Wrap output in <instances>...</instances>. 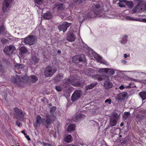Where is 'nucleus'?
<instances>
[{"instance_id": "nucleus-55", "label": "nucleus", "mask_w": 146, "mask_h": 146, "mask_svg": "<svg viewBox=\"0 0 146 146\" xmlns=\"http://www.w3.org/2000/svg\"><path fill=\"white\" fill-rule=\"evenodd\" d=\"M120 2H126L125 0H119Z\"/></svg>"}, {"instance_id": "nucleus-56", "label": "nucleus", "mask_w": 146, "mask_h": 146, "mask_svg": "<svg viewBox=\"0 0 146 146\" xmlns=\"http://www.w3.org/2000/svg\"><path fill=\"white\" fill-rule=\"evenodd\" d=\"M143 9L146 10V5H144L143 8Z\"/></svg>"}, {"instance_id": "nucleus-28", "label": "nucleus", "mask_w": 146, "mask_h": 146, "mask_svg": "<svg viewBox=\"0 0 146 146\" xmlns=\"http://www.w3.org/2000/svg\"><path fill=\"white\" fill-rule=\"evenodd\" d=\"M127 40V36H125L123 37L121 40L120 41V42L123 44H125Z\"/></svg>"}, {"instance_id": "nucleus-7", "label": "nucleus", "mask_w": 146, "mask_h": 146, "mask_svg": "<svg viewBox=\"0 0 146 146\" xmlns=\"http://www.w3.org/2000/svg\"><path fill=\"white\" fill-rule=\"evenodd\" d=\"M12 0H4L2 6V10L4 13L7 12L10 8Z\"/></svg>"}, {"instance_id": "nucleus-25", "label": "nucleus", "mask_w": 146, "mask_h": 146, "mask_svg": "<svg viewBox=\"0 0 146 146\" xmlns=\"http://www.w3.org/2000/svg\"><path fill=\"white\" fill-rule=\"evenodd\" d=\"M75 125L73 124H70L68 127L67 129L68 132L71 131L75 129Z\"/></svg>"}, {"instance_id": "nucleus-15", "label": "nucleus", "mask_w": 146, "mask_h": 146, "mask_svg": "<svg viewBox=\"0 0 146 146\" xmlns=\"http://www.w3.org/2000/svg\"><path fill=\"white\" fill-rule=\"evenodd\" d=\"M86 116L84 114L79 113L75 115L74 117V120L75 121H77L82 120Z\"/></svg>"}, {"instance_id": "nucleus-57", "label": "nucleus", "mask_w": 146, "mask_h": 146, "mask_svg": "<svg viewBox=\"0 0 146 146\" xmlns=\"http://www.w3.org/2000/svg\"><path fill=\"white\" fill-rule=\"evenodd\" d=\"M87 17H92L91 15H90L89 14H88Z\"/></svg>"}, {"instance_id": "nucleus-54", "label": "nucleus", "mask_w": 146, "mask_h": 146, "mask_svg": "<svg viewBox=\"0 0 146 146\" xmlns=\"http://www.w3.org/2000/svg\"><path fill=\"white\" fill-rule=\"evenodd\" d=\"M16 124L17 125V126H18V127H20V123H18V122L17 121H16Z\"/></svg>"}, {"instance_id": "nucleus-46", "label": "nucleus", "mask_w": 146, "mask_h": 146, "mask_svg": "<svg viewBox=\"0 0 146 146\" xmlns=\"http://www.w3.org/2000/svg\"><path fill=\"white\" fill-rule=\"evenodd\" d=\"M130 87L129 86H124L123 85H121L119 87V88L120 90H123L125 88H129Z\"/></svg>"}, {"instance_id": "nucleus-38", "label": "nucleus", "mask_w": 146, "mask_h": 146, "mask_svg": "<svg viewBox=\"0 0 146 146\" xmlns=\"http://www.w3.org/2000/svg\"><path fill=\"white\" fill-rule=\"evenodd\" d=\"M140 7L137 5L132 9V11L134 13H135L137 11H140L141 10L139 9Z\"/></svg>"}, {"instance_id": "nucleus-37", "label": "nucleus", "mask_w": 146, "mask_h": 146, "mask_svg": "<svg viewBox=\"0 0 146 146\" xmlns=\"http://www.w3.org/2000/svg\"><path fill=\"white\" fill-rule=\"evenodd\" d=\"M86 18V17L84 16L83 14H81L80 15L79 17V20L80 22L81 23L83 22L84 19Z\"/></svg>"}, {"instance_id": "nucleus-50", "label": "nucleus", "mask_w": 146, "mask_h": 146, "mask_svg": "<svg viewBox=\"0 0 146 146\" xmlns=\"http://www.w3.org/2000/svg\"><path fill=\"white\" fill-rule=\"evenodd\" d=\"M25 137L28 140V141L30 140L31 139L29 136L26 135Z\"/></svg>"}, {"instance_id": "nucleus-41", "label": "nucleus", "mask_w": 146, "mask_h": 146, "mask_svg": "<svg viewBox=\"0 0 146 146\" xmlns=\"http://www.w3.org/2000/svg\"><path fill=\"white\" fill-rule=\"evenodd\" d=\"M7 96V94L5 92H3L2 94V96L3 97V98L5 100L6 99V98Z\"/></svg>"}, {"instance_id": "nucleus-4", "label": "nucleus", "mask_w": 146, "mask_h": 146, "mask_svg": "<svg viewBox=\"0 0 146 146\" xmlns=\"http://www.w3.org/2000/svg\"><path fill=\"white\" fill-rule=\"evenodd\" d=\"M14 111L15 115L17 119L21 121H23L24 120L23 117L25 115L24 112H23L21 110L17 108H15Z\"/></svg>"}, {"instance_id": "nucleus-51", "label": "nucleus", "mask_w": 146, "mask_h": 146, "mask_svg": "<svg viewBox=\"0 0 146 146\" xmlns=\"http://www.w3.org/2000/svg\"><path fill=\"white\" fill-rule=\"evenodd\" d=\"M141 21L146 23V18L142 19V20H141Z\"/></svg>"}, {"instance_id": "nucleus-13", "label": "nucleus", "mask_w": 146, "mask_h": 146, "mask_svg": "<svg viewBox=\"0 0 146 146\" xmlns=\"http://www.w3.org/2000/svg\"><path fill=\"white\" fill-rule=\"evenodd\" d=\"M106 78L107 80L104 83V86L105 89H107L111 88L112 84L111 82L109 81V78L108 77H105Z\"/></svg>"}, {"instance_id": "nucleus-52", "label": "nucleus", "mask_w": 146, "mask_h": 146, "mask_svg": "<svg viewBox=\"0 0 146 146\" xmlns=\"http://www.w3.org/2000/svg\"><path fill=\"white\" fill-rule=\"evenodd\" d=\"M121 62L124 64H125L127 63V61L125 60H122Z\"/></svg>"}, {"instance_id": "nucleus-5", "label": "nucleus", "mask_w": 146, "mask_h": 146, "mask_svg": "<svg viewBox=\"0 0 146 146\" xmlns=\"http://www.w3.org/2000/svg\"><path fill=\"white\" fill-rule=\"evenodd\" d=\"M23 39L24 43L29 45L33 44L36 41L35 38L33 35L28 36Z\"/></svg>"}, {"instance_id": "nucleus-61", "label": "nucleus", "mask_w": 146, "mask_h": 146, "mask_svg": "<svg viewBox=\"0 0 146 146\" xmlns=\"http://www.w3.org/2000/svg\"><path fill=\"white\" fill-rule=\"evenodd\" d=\"M58 53H60L61 52V51L60 50H58L57 52Z\"/></svg>"}, {"instance_id": "nucleus-23", "label": "nucleus", "mask_w": 146, "mask_h": 146, "mask_svg": "<svg viewBox=\"0 0 146 146\" xmlns=\"http://www.w3.org/2000/svg\"><path fill=\"white\" fill-rule=\"evenodd\" d=\"M72 138L70 135H67L64 139V141L67 143H69L72 141Z\"/></svg>"}, {"instance_id": "nucleus-45", "label": "nucleus", "mask_w": 146, "mask_h": 146, "mask_svg": "<svg viewBox=\"0 0 146 146\" xmlns=\"http://www.w3.org/2000/svg\"><path fill=\"white\" fill-rule=\"evenodd\" d=\"M105 102L106 103H108V104H110L111 103V99H108L105 100Z\"/></svg>"}, {"instance_id": "nucleus-35", "label": "nucleus", "mask_w": 146, "mask_h": 146, "mask_svg": "<svg viewBox=\"0 0 146 146\" xmlns=\"http://www.w3.org/2000/svg\"><path fill=\"white\" fill-rule=\"evenodd\" d=\"M125 19L126 20H129L130 21H138V19L129 16H126V17H125Z\"/></svg>"}, {"instance_id": "nucleus-24", "label": "nucleus", "mask_w": 146, "mask_h": 146, "mask_svg": "<svg viewBox=\"0 0 146 146\" xmlns=\"http://www.w3.org/2000/svg\"><path fill=\"white\" fill-rule=\"evenodd\" d=\"M29 79L32 82L34 83L37 81L38 78L35 76L33 75L29 77Z\"/></svg>"}, {"instance_id": "nucleus-10", "label": "nucleus", "mask_w": 146, "mask_h": 146, "mask_svg": "<svg viewBox=\"0 0 146 146\" xmlns=\"http://www.w3.org/2000/svg\"><path fill=\"white\" fill-rule=\"evenodd\" d=\"M118 115V114L116 113H113V116L111 117L110 119V125L111 126H114L116 125L117 117Z\"/></svg>"}, {"instance_id": "nucleus-59", "label": "nucleus", "mask_w": 146, "mask_h": 146, "mask_svg": "<svg viewBox=\"0 0 146 146\" xmlns=\"http://www.w3.org/2000/svg\"><path fill=\"white\" fill-rule=\"evenodd\" d=\"M108 17L109 18H113V17H111V16H108Z\"/></svg>"}, {"instance_id": "nucleus-27", "label": "nucleus", "mask_w": 146, "mask_h": 146, "mask_svg": "<svg viewBox=\"0 0 146 146\" xmlns=\"http://www.w3.org/2000/svg\"><path fill=\"white\" fill-rule=\"evenodd\" d=\"M139 95L143 100L146 99V92H142L140 93Z\"/></svg>"}, {"instance_id": "nucleus-34", "label": "nucleus", "mask_w": 146, "mask_h": 146, "mask_svg": "<svg viewBox=\"0 0 146 146\" xmlns=\"http://www.w3.org/2000/svg\"><path fill=\"white\" fill-rule=\"evenodd\" d=\"M138 3V4L137 5V6H139L140 7L139 9H140V10H142V6L143 5V4H142L141 3H142L143 2V0H136Z\"/></svg>"}, {"instance_id": "nucleus-21", "label": "nucleus", "mask_w": 146, "mask_h": 146, "mask_svg": "<svg viewBox=\"0 0 146 146\" xmlns=\"http://www.w3.org/2000/svg\"><path fill=\"white\" fill-rule=\"evenodd\" d=\"M115 70V69L106 68V73L109 75H112L114 74Z\"/></svg>"}, {"instance_id": "nucleus-60", "label": "nucleus", "mask_w": 146, "mask_h": 146, "mask_svg": "<svg viewBox=\"0 0 146 146\" xmlns=\"http://www.w3.org/2000/svg\"><path fill=\"white\" fill-rule=\"evenodd\" d=\"M78 37L79 36H80V32H79L78 33Z\"/></svg>"}, {"instance_id": "nucleus-53", "label": "nucleus", "mask_w": 146, "mask_h": 146, "mask_svg": "<svg viewBox=\"0 0 146 146\" xmlns=\"http://www.w3.org/2000/svg\"><path fill=\"white\" fill-rule=\"evenodd\" d=\"M21 133H23L25 135H26V134L25 133V131H21Z\"/></svg>"}, {"instance_id": "nucleus-29", "label": "nucleus", "mask_w": 146, "mask_h": 146, "mask_svg": "<svg viewBox=\"0 0 146 146\" xmlns=\"http://www.w3.org/2000/svg\"><path fill=\"white\" fill-rule=\"evenodd\" d=\"M126 2V4L129 8H132L133 6V3L132 1H127Z\"/></svg>"}, {"instance_id": "nucleus-48", "label": "nucleus", "mask_w": 146, "mask_h": 146, "mask_svg": "<svg viewBox=\"0 0 146 146\" xmlns=\"http://www.w3.org/2000/svg\"><path fill=\"white\" fill-rule=\"evenodd\" d=\"M118 5L120 7H125L123 3H121L120 2L118 3Z\"/></svg>"}, {"instance_id": "nucleus-43", "label": "nucleus", "mask_w": 146, "mask_h": 146, "mask_svg": "<svg viewBox=\"0 0 146 146\" xmlns=\"http://www.w3.org/2000/svg\"><path fill=\"white\" fill-rule=\"evenodd\" d=\"M5 28L3 25L0 27V33H2L4 30Z\"/></svg>"}, {"instance_id": "nucleus-14", "label": "nucleus", "mask_w": 146, "mask_h": 146, "mask_svg": "<svg viewBox=\"0 0 146 146\" xmlns=\"http://www.w3.org/2000/svg\"><path fill=\"white\" fill-rule=\"evenodd\" d=\"M100 7V5L98 4H94L93 5L92 10L94 14L97 15L98 14L99 12L98 9Z\"/></svg>"}, {"instance_id": "nucleus-6", "label": "nucleus", "mask_w": 146, "mask_h": 146, "mask_svg": "<svg viewBox=\"0 0 146 146\" xmlns=\"http://www.w3.org/2000/svg\"><path fill=\"white\" fill-rule=\"evenodd\" d=\"M72 59L73 62L75 63H78V62H84L86 61L85 57L83 54L75 56L72 58Z\"/></svg>"}, {"instance_id": "nucleus-58", "label": "nucleus", "mask_w": 146, "mask_h": 146, "mask_svg": "<svg viewBox=\"0 0 146 146\" xmlns=\"http://www.w3.org/2000/svg\"><path fill=\"white\" fill-rule=\"evenodd\" d=\"M123 125V123H121L120 124V126L122 127Z\"/></svg>"}, {"instance_id": "nucleus-30", "label": "nucleus", "mask_w": 146, "mask_h": 146, "mask_svg": "<svg viewBox=\"0 0 146 146\" xmlns=\"http://www.w3.org/2000/svg\"><path fill=\"white\" fill-rule=\"evenodd\" d=\"M14 67L15 68V69H18L19 68H24V66L22 64H17L15 65Z\"/></svg>"}, {"instance_id": "nucleus-62", "label": "nucleus", "mask_w": 146, "mask_h": 146, "mask_svg": "<svg viewBox=\"0 0 146 146\" xmlns=\"http://www.w3.org/2000/svg\"><path fill=\"white\" fill-rule=\"evenodd\" d=\"M70 146H75V145H71Z\"/></svg>"}, {"instance_id": "nucleus-39", "label": "nucleus", "mask_w": 146, "mask_h": 146, "mask_svg": "<svg viewBox=\"0 0 146 146\" xmlns=\"http://www.w3.org/2000/svg\"><path fill=\"white\" fill-rule=\"evenodd\" d=\"M106 68H101L98 70V72L101 74H103L104 72L106 73Z\"/></svg>"}, {"instance_id": "nucleus-8", "label": "nucleus", "mask_w": 146, "mask_h": 146, "mask_svg": "<svg viewBox=\"0 0 146 146\" xmlns=\"http://www.w3.org/2000/svg\"><path fill=\"white\" fill-rule=\"evenodd\" d=\"M89 53H92L93 56L98 62L104 64H107V62L102 60V58L96 53L93 52L92 50H90Z\"/></svg>"}, {"instance_id": "nucleus-36", "label": "nucleus", "mask_w": 146, "mask_h": 146, "mask_svg": "<svg viewBox=\"0 0 146 146\" xmlns=\"http://www.w3.org/2000/svg\"><path fill=\"white\" fill-rule=\"evenodd\" d=\"M130 113L129 112H125L123 117V118L124 120L126 119L127 118L129 117L130 116Z\"/></svg>"}, {"instance_id": "nucleus-42", "label": "nucleus", "mask_w": 146, "mask_h": 146, "mask_svg": "<svg viewBox=\"0 0 146 146\" xmlns=\"http://www.w3.org/2000/svg\"><path fill=\"white\" fill-rule=\"evenodd\" d=\"M55 88L56 90L58 92H60L62 90V88L59 86H56Z\"/></svg>"}, {"instance_id": "nucleus-40", "label": "nucleus", "mask_w": 146, "mask_h": 146, "mask_svg": "<svg viewBox=\"0 0 146 146\" xmlns=\"http://www.w3.org/2000/svg\"><path fill=\"white\" fill-rule=\"evenodd\" d=\"M35 4L40 5L42 3V0H34Z\"/></svg>"}, {"instance_id": "nucleus-22", "label": "nucleus", "mask_w": 146, "mask_h": 146, "mask_svg": "<svg viewBox=\"0 0 146 146\" xmlns=\"http://www.w3.org/2000/svg\"><path fill=\"white\" fill-rule=\"evenodd\" d=\"M19 50L20 51L19 54H24L27 53L28 51L27 49L25 46H22L20 48Z\"/></svg>"}, {"instance_id": "nucleus-2", "label": "nucleus", "mask_w": 146, "mask_h": 146, "mask_svg": "<svg viewBox=\"0 0 146 146\" xmlns=\"http://www.w3.org/2000/svg\"><path fill=\"white\" fill-rule=\"evenodd\" d=\"M27 77L26 75L21 78L18 75L13 76L11 78L12 82L14 84H19V82H21L23 83H26L27 81Z\"/></svg>"}, {"instance_id": "nucleus-11", "label": "nucleus", "mask_w": 146, "mask_h": 146, "mask_svg": "<svg viewBox=\"0 0 146 146\" xmlns=\"http://www.w3.org/2000/svg\"><path fill=\"white\" fill-rule=\"evenodd\" d=\"M81 95L80 91L76 90L72 94L71 97V100L72 102L77 100L80 97Z\"/></svg>"}, {"instance_id": "nucleus-3", "label": "nucleus", "mask_w": 146, "mask_h": 146, "mask_svg": "<svg viewBox=\"0 0 146 146\" xmlns=\"http://www.w3.org/2000/svg\"><path fill=\"white\" fill-rule=\"evenodd\" d=\"M57 71L56 68L48 66L44 72V75L46 77L51 76Z\"/></svg>"}, {"instance_id": "nucleus-12", "label": "nucleus", "mask_w": 146, "mask_h": 146, "mask_svg": "<svg viewBox=\"0 0 146 146\" xmlns=\"http://www.w3.org/2000/svg\"><path fill=\"white\" fill-rule=\"evenodd\" d=\"M70 25V23L67 22H64L62 24L59 26L58 27V29L60 31H63L64 32L67 29V28L69 27Z\"/></svg>"}, {"instance_id": "nucleus-64", "label": "nucleus", "mask_w": 146, "mask_h": 146, "mask_svg": "<svg viewBox=\"0 0 146 146\" xmlns=\"http://www.w3.org/2000/svg\"><path fill=\"white\" fill-rule=\"evenodd\" d=\"M58 146H62V145H59Z\"/></svg>"}, {"instance_id": "nucleus-1", "label": "nucleus", "mask_w": 146, "mask_h": 146, "mask_svg": "<svg viewBox=\"0 0 146 146\" xmlns=\"http://www.w3.org/2000/svg\"><path fill=\"white\" fill-rule=\"evenodd\" d=\"M56 108V107L54 106L51 108L50 111L51 113L50 115H49L48 113L46 114V123L47 124L49 125L53 121H54L56 119L55 115H54L53 113V112L55 111Z\"/></svg>"}, {"instance_id": "nucleus-16", "label": "nucleus", "mask_w": 146, "mask_h": 146, "mask_svg": "<svg viewBox=\"0 0 146 146\" xmlns=\"http://www.w3.org/2000/svg\"><path fill=\"white\" fill-rule=\"evenodd\" d=\"M66 39L69 41L73 42L75 40V37L73 33H68L66 35Z\"/></svg>"}, {"instance_id": "nucleus-9", "label": "nucleus", "mask_w": 146, "mask_h": 146, "mask_svg": "<svg viewBox=\"0 0 146 146\" xmlns=\"http://www.w3.org/2000/svg\"><path fill=\"white\" fill-rule=\"evenodd\" d=\"M16 50V48L14 45H10L6 46L4 49V52L7 55L12 54L13 51Z\"/></svg>"}, {"instance_id": "nucleus-33", "label": "nucleus", "mask_w": 146, "mask_h": 146, "mask_svg": "<svg viewBox=\"0 0 146 146\" xmlns=\"http://www.w3.org/2000/svg\"><path fill=\"white\" fill-rule=\"evenodd\" d=\"M104 76L99 75H96L93 76V78L95 79H97L98 81H101L103 79V78Z\"/></svg>"}, {"instance_id": "nucleus-47", "label": "nucleus", "mask_w": 146, "mask_h": 146, "mask_svg": "<svg viewBox=\"0 0 146 146\" xmlns=\"http://www.w3.org/2000/svg\"><path fill=\"white\" fill-rule=\"evenodd\" d=\"M7 41H8L7 39L5 38H2L1 40V42L3 44L6 43L7 42Z\"/></svg>"}, {"instance_id": "nucleus-17", "label": "nucleus", "mask_w": 146, "mask_h": 146, "mask_svg": "<svg viewBox=\"0 0 146 146\" xmlns=\"http://www.w3.org/2000/svg\"><path fill=\"white\" fill-rule=\"evenodd\" d=\"M36 124L37 125H40L41 123L44 124L45 122H46V120L44 118L41 119V117L39 115L36 117Z\"/></svg>"}, {"instance_id": "nucleus-49", "label": "nucleus", "mask_w": 146, "mask_h": 146, "mask_svg": "<svg viewBox=\"0 0 146 146\" xmlns=\"http://www.w3.org/2000/svg\"><path fill=\"white\" fill-rule=\"evenodd\" d=\"M130 55L129 54H124V56L125 58H126L128 57H129Z\"/></svg>"}, {"instance_id": "nucleus-44", "label": "nucleus", "mask_w": 146, "mask_h": 146, "mask_svg": "<svg viewBox=\"0 0 146 146\" xmlns=\"http://www.w3.org/2000/svg\"><path fill=\"white\" fill-rule=\"evenodd\" d=\"M41 144L43 146H51L50 144L48 143L42 142L41 143Z\"/></svg>"}, {"instance_id": "nucleus-32", "label": "nucleus", "mask_w": 146, "mask_h": 146, "mask_svg": "<svg viewBox=\"0 0 146 146\" xmlns=\"http://www.w3.org/2000/svg\"><path fill=\"white\" fill-rule=\"evenodd\" d=\"M63 4L62 3H58L56 4H55L54 7V9L55 8H57L58 9H62L63 8Z\"/></svg>"}, {"instance_id": "nucleus-26", "label": "nucleus", "mask_w": 146, "mask_h": 146, "mask_svg": "<svg viewBox=\"0 0 146 146\" xmlns=\"http://www.w3.org/2000/svg\"><path fill=\"white\" fill-rule=\"evenodd\" d=\"M30 60L32 64L37 63L38 61V58L35 56L32 57Z\"/></svg>"}, {"instance_id": "nucleus-18", "label": "nucleus", "mask_w": 146, "mask_h": 146, "mask_svg": "<svg viewBox=\"0 0 146 146\" xmlns=\"http://www.w3.org/2000/svg\"><path fill=\"white\" fill-rule=\"evenodd\" d=\"M127 93L124 92L119 94L117 96V99L119 100H124L126 97Z\"/></svg>"}, {"instance_id": "nucleus-19", "label": "nucleus", "mask_w": 146, "mask_h": 146, "mask_svg": "<svg viewBox=\"0 0 146 146\" xmlns=\"http://www.w3.org/2000/svg\"><path fill=\"white\" fill-rule=\"evenodd\" d=\"M52 15L49 11H47L43 15V18L45 19L48 20L51 18Z\"/></svg>"}, {"instance_id": "nucleus-31", "label": "nucleus", "mask_w": 146, "mask_h": 146, "mask_svg": "<svg viewBox=\"0 0 146 146\" xmlns=\"http://www.w3.org/2000/svg\"><path fill=\"white\" fill-rule=\"evenodd\" d=\"M96 84V83H94L91 84L90 85L87 86L86 87V89L87 90L91 89L93 88Z\"/></svg>"}, {"instance_id": "nucleus-20", "label": "nucleus", "mask_w": 146, "mask_h": 146, "mask_svg": "<svg viewBox=\"0 0 146 146\" xmlns=\"http://www.w3.org/2000/svg\"><path fill=\"white\" fill-rule=\"evenodd\" d=\"M76 79H74L73 81H71L70 78L68 80L67 82L68 84H71L74 86H78L79 85V84L78 83H76Z\"/></svg>"}, {"instance_id": "nucleus-63", "label": "nucleus", "mask_w": 146, "mask_h": 146, "mask_svg": "<svg viewBox=\"0 0 146 146\" xmlns=\"http://www.w3.org/2000/svg\"><path fill=\"white\" fill-rule=\"evenodd\" d=\"M33 145L34 146H36L34 144H33Z\"/></svg>"}]
</instances>
